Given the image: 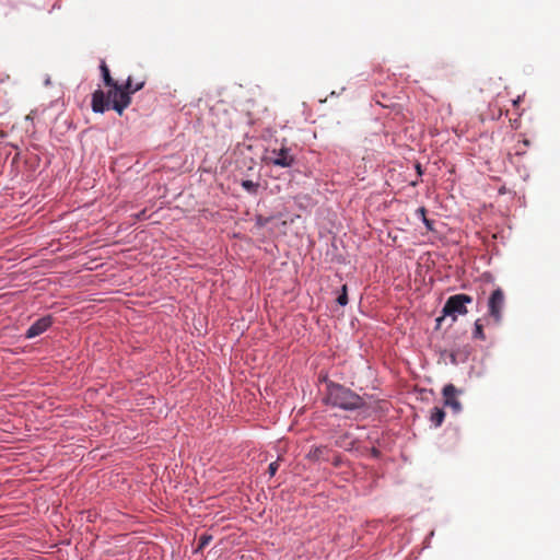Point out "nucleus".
<instances>
[{
    "mask_svg": "<svg viewBox=\"0 0 560 560\" xmlns=\"http://www.w3.org/2000/svg\"><path fill=\"white\" fill-rule=\"evenodd\" d=\"M326 390L325 402L332 407L352 411L366 406L364 397L341 384L328 382Z\"/></svg>",
    "mask_w": 560,
    "mask_h": 560,
    "instance_id": "obj_1",
    "label": "nucleus"
},
{
    "mask_svg": "<svg viewBox=\"0 0 560 560\" xmlns=\"http://www.w3.org/2000/svg\"><path fill=\"white\" fill-rule=\"evenodd\" d=\"M109 88L110 90L107 94H105L101 89L94 91L92 94V109L94 113H104L109 108L115 110V104L120 101L119 95L116 93H124V91L118 83H116L115 86Z\"/></svg>",
    "mask_w": 560,
    "mask_h": 560,
    "instance_id": "obj_2",
    "label": "nucleus"
},
{
    "mask_svg": "<svg viewBox=\"0 0 560 560\" xmlns=\"http://www.w3.org/2000/svg\"><path fill=\"white\" fill-rule=\"evenodd\" d=\"M144 84V80L135 82L131 77H128L127 81L124 84H120L124 93H117L120 97V101L119 103L115 104V112H117L118 115H122L124 110L131 103V95L140 91Z\"/></svg>",
    "mask_w": 560,
    "mask_h": 560,
    "instance_id": "obj_3",
    "label": "nucleus"
},
{
    "mask_svg": "<svg viewBox=\"0 0 560 560\" xmlns=\"http://www.w3.org/2000/svg\"><path fill=\"white\" fill-rule=\"evenodd\" d=\"M266 162L279 167H291L295 163V156L291 149L281 144L280 148H273L267 151Z\"/></svg>",
    "mask_w": 560,
    "mask_h": 560,
    "instance_id": "obj_4",
    "label": "nucleus"
},
{
    "mask_svg": "<svg viewBox=\"0 0 560 560\" xmlns=\"http://www.w3.org/2000/svg\"><path fill=\"white\" fill-rule=\"evenodd\" d=\"M52 324L51 316H44L39 319H37L34 324L30 326V328L25 332V337L27 339L35 338L43 332H45Z\"/></svg>",
    "mask_w": 560,
    "mask_h": 560,
    "instance_id": "obj_5",
    "label": "nucleus"
},
{
    "mask_svg": "<svg viewBox=\"0 0 560 560\" xmlns=\"http://www.w3.org/2000/svg\"><path fill=\"white\" fill-rule=\"evenodd\" d=\"M328 447L327 446H324V445H319V446H312L311 450L308 451L306 457L310 459V460H320V459H326L328 460Z\"/></svg>",
    "mask_w": 560,
    "mask_h": 560,
    "instance_id": "obj_6",
    "label": "nucleus"
},
{
    "mask_svg": "<svg viewBox=\"0 0 560 560\" xmlns=\"http://www.w3.org/2000/svg\"><path fill=\"white\" fill-rule=\"evenodd\" d=\"M100 69H101L103 81H104L105 85L106 86H115L117 82L112 78L109 69L105 61L101 62Z\"/></svg>",
    "mask_w": 560,
    "mask_h": 560,
    "instance_id": "obj_7",
    "label": "nucleus"
},
{
    "mask_svg": "<svg viewBox=\"0 0 560 560\" xmlns=\"http://www.w3.org/2000/svg\"><path fill=\"white\" fill-rule=\"evenodd\" d=\"M241 186L249 194L256 195L259 189V183L253 182L250 179H244L241 183Z\"/></svg>",
    "mask_w": 560,
    "mask_h": 560,
    "instance_id": "obj_8",
    "label": "nucleus"
},
{
    "mask_svg": "<svg viewBox=\"0 0 560 560\" xmlns=\"http://www.w3.org/2000/svg\"><path fill=\"white\" fill-rule=\"evenodd\" d=\"M212 540V536L208 534H203L199 538L198 547L196 548V552L202 551Z\"/></svg>",
    "mask_w": 560,
    "mask_h": 560,
    "instance_id": "obj_9",
    "label": "nucleus"
},
{
    "mask_svg": "<svg viewBox=\"0 0 560 560\" xmlns=\"http://www.w3.org/2000/svg\"><path fill=\"white\" fill-rule=\"evenodd\" d=\"M337 303L341 306H345L348 304V291H347V284H343L341 288V293L337 298Z\"/></svg>",
    "mask_w": 560,
    "mask_h": 560,
    "instance_id": "obj_10",
    "label": "nucleus"
},
{
    "mask_svg": "<svg viewBox=\"0 0 560 560\" xmlns=\"http://www.w3.org/2000/svg\"><path fill=\"white\" fill-rule=\"evenodd\" d=\"M278 468H279L278 460L272 462V463L269 464L268 472H269L270 477H273L276 475Z\"/></svg>",
    "mask_w": 560,
    "mask_h": 560,
    "instance_id": "obj_11",
    "label": "nucleus"
},
{
    "mask_svg": "<svg viewBox=\"0 0 560 560\" xmlns=\"http://www.w3.org/2000/svg\"><path fill=\"white\" fill-rule=\"evenodd\" d=\"M348 439L347 435L340 438V440H337L336 441V444L339 445V446H345V440Z\"/></svg>",
    "mask_w": 560,
    "mask_h": 560,
    "instance_id": "obj_12",
    "label": "nucleus"
},
{
    "mask_svg": "<svg viewBox=\"0 0 560 560\" xmlns=\"http://www.w3.org/2000/svg\"><path fill=\"white\" fill-rule=\"evenodd\" d=\"M415 170H416L417 174H418V175H420L421 166H420V163H419V162H416V164H415Z\"/></svg>",
    "mask_w": 560,
    "mask_h": 560,
    "instance_id": "obj_13",
    "label": "nucleus"
},
{
    "mask_svg": "<svg viewBox=\"0 0 560 560\" xmlns=\"http://www.w3.org/2000/svg\"><path fill=\"white\" fill-rule=\"evenodd\" d=\"M372 454H373V456L377 457L380 453L376 448H373Z\"/></svg>",
    "mask_w": 560,
    "mask_h": 560,
    "instance_id": "obj_14",
    "label": "nucleus"
}]
</instances>
